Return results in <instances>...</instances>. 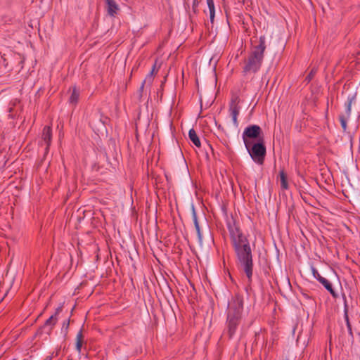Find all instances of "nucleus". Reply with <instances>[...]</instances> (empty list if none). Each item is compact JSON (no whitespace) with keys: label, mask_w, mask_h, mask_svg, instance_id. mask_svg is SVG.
<instances>
[{"label":"nucleus","mask_w":360,"mask_h":360,"mask_svg":"<svg viewBox=\"0 0 360 360\" xmlns=\"http://www.w3.org/2000/svg\"><path fill=\"white\" fill-rule=\"evenodd\" d=\"M230 233L239 262L248 278L250 279L252 275V259L249 243L237 227L230 229Z\"/></svg>","instance_id":"f257e3e1"},{"label":"nucleus","mask_w":360,"mask_h":360,"mask_svg":"<svg viewBox=\"0 0 360 360\" xmlns=\"http://www.w3.org/2000/svg\"><path fill=\"white\" fill-rule=\"evenodd\" d=\"M265 49V37L262 36L259 38V44L255 48L252 53L245 63L243 68L244 72H255L257 71L261 65Z\"/></svg>","instance_id":"f03ea898"},{"label":"nucleus","mask_w":360,"mask_h":360,"mask_svg":"<svg viewBox=\"0 0 360 360\" xmlns=\"http://www.w3.org/2000/svg\"><path fill=\"white\" fill-rule=\"evenodd\" d=\"M252 160L259 164H262L266 155V148L263 140H259L257 143H252L251 146L246 148Z\"/></svg>","instance_id":"7ed1b4c3"},{"label":"nucleus","mask_w":360,"mask_h":360,"mask_svg":"<svg viewBox=\"0 0 360 360\" xmlns=\"http://www.w3.org/2000/svg\"><path fill=\"white\" fill-rule=\"evenodd\" d=\"M262 132L260 127L258 125H251L245 129L243 134V139L246 148L251 146L252 139H257Z\"/></svg>","instance_id":"20e7f679"},{"label":"nucleus","mask_w":360,"mask_h":360,"mask_svg":"<svg viewBox=\"0 0 360 360\" xmlns=\"http://www.w3.org/2000/svg\"><path fill=\"white\" fill-rule=\"evenodd\" d=\"M243 302L241 297L237 296L233 298L229 304L228 316L240 318V315L243 309Z\"/></svg>","instance_id":"39448f33"},{"label":"nucleus","mask_w":360,"mask_h":360,"mask_svg":"<svg viewBox=\"0 0 360 360\" xmlns=\"http://www.w3.org/2000/svg\"><path fill=\"white\" fill-rule=\"evenodd\" d=\"M239 99L238 97H234L232 98L230 105H229V112L230 115L231 116L233 124L237 127L238 125V115L240 111Z\"/></svg>","instance_id":"423d86ee"},{"label":"nucleus","mask_w":360,"mask_h":360,"mask_svg":"<svg viewBox=\"0 0 360 360\" xmlns=\"http://www.w3.org/2000/svg\"><path fill=\"white\" fill-rule=\"evenodd\" d=\"M105 9L110 17H115L120 11V6L115 0H105Z\"/></svg>","instance_id":"0eeeda50"},{"label":"nucleus","mask_w":360,"mask_h":360,"mask_svg":"<svg viewBox=\"0 0 360 360\" xmlns=\"http://www.w3.org/2000/svg\"><path fill=\"white\" fill-rule=\"evenodd\" d=\"M52 137L51 128L49 126H46L44 128L42 132V139L46 143V150H48L51 144Z\"/></svg>","instance_id":"6e6552de"},{"label":"nucleus","mask_w":360,"mask_h":360,"mask_svg":"<svg viewBox=\"0 0 360 360\" xmlns=\"http://www.w3.org/2000/svg\"><path fill=\"white\" fill-rule=\"evenodd\" d=\"M239 318H236L234 316H228V327H229V333L230 336H232V335L234 333L236 328L238 324V321Z\"/></svg>","instance_id":"1a4fd4ad"},{"label":"nucleus","mask_w":360,"mask_h":360,"mask_svg":"<svg viewBox=\"0 0 360 360\" xmlns=\"http://www.w3.org/2000/svg\"><path fill=\"white\" fill-rule=\"evenodd\" d=\"M333 296L335 297V292L333 289L332 284L326 278L321 277L318 280Z\"/></svg>","instance_id":"9d476101"},{"label":"nucleus","mask_w":360,"mask_h":360,"mask_svg":"<svg viewBox=\"0 0 360 360\" xmlns=\"http://www.w3.org/2000/svg\"><path fill=\"white\" fill-rule=\"evenodd\" d=\"M188 136L191 139V141L193 143V144L197 146H200V139L195 132V131L193 129H191L189 130Z\"/></svg>","instance_id":"9b49d317"},{"label":"nucleus","mask_w":360,"mask_h":360,"mask_svg":"<svg viewBox=\"0 0 360 360\" xmlns=\"http://www.w3.org/2000/svg\"><path fill=\"white\" fill-rule=\"evenodd\" d=\"M83 342H84V336L82 334V331L80 330L77 333V337H76V349L78 351V352H81Z\"/></svg>","instance_id":"f8f14e48"},{"label":"nucleus","mask_w":360,"mask_h":360,"mask_svg":"<svg viewBox=\"0 0 360 360\" xmlns=\"http://www.w3.org/2000/svg\"><path fill=\"white\" fill-rule=\"evenodd\" d=\"M280 176V181H281V186L283 189H288V184L287 181V176L286 174L283 170H281L279 173Z\"/></svg>","instance_id":"ddd939ff"},{"label":"nucleus","mask_w":360,"mask_h":360,"mask_svg":"<svg viewBox=\"0 0 360 360\" xmlns=\"http://www.w3.org/2000/svg\"><path fill=\"white\" fill-rule=\"evenodd\" d=\"M62 311V306L58 307L55 312V314L51 316L46 321V325H54L56 322V316Z\"/></svg>","instance_id":"4468645a"},{"label":"nucleus","mask_w":360,"mask_h":360,"mask_svg":"<svg viewBox=\"0 0 360 360\" xmlns=\"http://www.w3.org/2000/svg\"><path fill=\"white\" fill-rule=\"evenodd\" d=\"M158 72V70H156V64H155L150 71V72L146 78L144 80V82H148L149 83L152 82L153 76Z\"/></svg>","instance_id":"2eb2a0df"},{"label":"nucleus","mask_w":360,"mask_h":360,"mask_svg":"<svg viewBox=\"0 0 360 360\" xmlns=\"http://www.w3.org/2000/svg\"><path fill=\"white\" fill-rule=\"evenodd\" d=\"M79 92L77 91V89L75 88H74L72 90V93L70 98V103H74V104L77 103V102L79 99Z\"/></svg>","instance_id":"dca6fc26"},{"label":"nucleus","mask_w":360,"mask_h":360,"mask_svg":"<svg viewBox=\"0 0 360 360\" xmlns=\"http://www.w3.org/2000/svg\"><path fill=\"white\" fill-rule=\"evenodd\" d=\"M209 11H210V18L211 22H213L214 18V5L212 6H208Z\"/></svg>","instance_id":"f3484780"},{"label":"nucleus","mask_w":360,"mask_h":360,"mask_svg":"<svg viewBox=\"0 0 360 360\" xmlns=\"http://www.w3.org/2000/svg\"><path fill=\"white\" fill-rule=\"evenodd\" d=\"M311 270L314 277L316 278L317 280L322 277L315 267L311 266Z\"/></svg>","instance_id":"a211bd4d"},{"label":"nucleus","mask_w":360,"mask_h":360,"mask_svg":"<svg viewBox=\"0 0 360 360\" xmlns=\"http://www.w3.org/2000/svg\"><path fill=\"white\" fill-rule=\"evenodd\" d=\"M340 120L341 125H342L343 129L345 130L346 128H347V120H346V118L343 115H341L340 117Z\"/></svg>","instance_id":"6ab92c4d"},{"label":"nucleus","mask_w":360,"mask_h":360,"mask_svg":"<svg viewBox=\"0 0 360 360\" xmlns=\"http://www.w3.org/2000/svg\"><path fill=\"white\" fill-rule=\"evenodd\" d=\"M353 99H354V98H351L349 101L348 103H347V110H346V112H347V116H349L350 115V112H351V105H352V103L353 101Z\"/></svg>","instance_id":"aec40b11"},{"label":"nucleus","mask_w":360,"mask_h":360,"mask_svg":"<svg viewBox=\"0 0 360 360\" xmlns=\"http://www.w3.org/2000/svg\"><path fill=\"white\" fill-rule=\"evenodd\" d=\"M195 229H196V231H197V233H198V236L199 238V240H201V233H200V226L199 225L198 226H195Z\"/></svg>","instance_id":"412c9836"},{"label":"nucleus","mask_w":360,"mask_h":360,"mask_svg":"<svg viewBox=\"0 0 360 360\" xmlns=\"http://www.w3.org/2000/svg\"><path fill=\"white\" fill-rule=\"evenodd\" d=\"M346 321H347V328H348V330L349 331V333L352 334V328H351V325L349 322V319H348V316H346Z\"/></svg>","instance_id":"4be33fe9"},{"label":"nucleus","mask_w":360,"mask_h":360,"mask_svg":"<svg viewBox=\"0 0 360 360\" xmlns=\"http://www.w3.org/2000/svg\"><path fill=\"white\" fill-rule=\"evenodd\" d=\"M193 220H194V224H195V226H198V221L197 220V217H196V215L194 214L193 215Z\"/></svg>","instance_id":"5701e85b"},{"label":"nucleus","mask_w":360,"mask_h":360,"mask_svg":"<svg viewBox=\"0 0 360 360\" xmlns=\"http://www.w3.org/2000/svg\"><path fill=\"white\" fill-rule=\"evenodd\" d=\"M207 6H212L214 5L213 0H207Z\"/></svg>","instance_id":"b1692460"},{"label":"nucleus","mask_w":360,"mask_h":360,"mask_svg":"<svg viewBox=\"0 0 360 360\" xmlns=\"http://www.w3.org/2000/svg\"><path fill=\"white\" fill-rule=\"evenodd\" d=\"M311 75H312V72H311V73H310V75L307 77V79H308L309 80H310V79H311Z\"/></svg>","instance_id":"393cba45"},{"label":"nucleus","mask_w":360,"mask_h":360,"mask_svg":"<svg viewBox=\"0 0 360 360\" xmlns=\"http://www.w3.org/2000/svg\"><path fill=\"white\" fill-rule=\"evenodd\" d=\"M64 326H65L66 328H68L69 326V322H68L67 323H64Z\"/></svg>","instance_id":"a878e982"}]
</instances>
